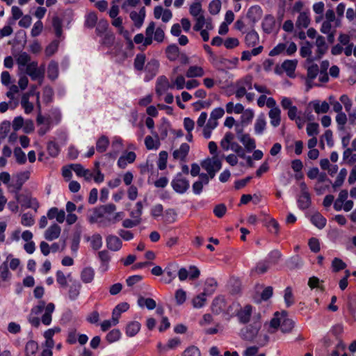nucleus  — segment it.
<instances>
[{
	"label": "nucleus",
	"instance_id": "4468645a",
	"mask_svg": "<svg viewBox=\"0 0 356 356\" xmlns=\"http://www.w3.org/2000/svg\"><path fill=\"white\" fill-rule=\"evenodd\" d=\"M190 146L186 143H182L178 149L173 151L172 157L176 161L186 162Z\"/></svg>",
	"mask_w": 356,
	"mask_h": 356
},
{
	"label": "nucleus",
	"instance_id": "5fc2aeb1",
	"mask_svg": "<svg viewBox=\"0 0 356 356\" xmlns=\"http://www.w3.org/2000/svg\"><path fill=\"white\" fill-rule=\"evenodd\" d=\"M92 249L97 250L102 246V237L99 234H93L89 239Z\"/></svg>",
	"mask_w": 356,
	"mask_h": 356
},
{
	"label": "nucleus",
	"instance_id": "c85d7f7f",
	"mask_svg": "<svg viewBox=\"0 0 356 356\" xmlns=\"http://www.w3.org/2000/svg\"><path fill=\"white\" fill-rule=\"evenodd\" d=\"M218 125L217 120H213L211 118L208 120L206 125L204 127L202 134L206 139H209L211 136V133Z\"/></svg>",
	"mask_w": 356,
	"mask_h": 356
},
{
	"label": "nucleus",
	"instance_id": "f704fd0d",
	"mask_svg": "<svg viewBox=\"0 0 356 356\" xmlns=\"http://www.w3.org/2000/svg\"><path fill=\"white\" fill-rule=\"evenodd\" d=\"M252 314V307L246 305L238 312V318L241 323H246L249 321Z\"/></svg>",
	"mask_w": 356,
	"mask_h": 356
},
{
	"label": "nucleus",
	"instance_id": "3c124183",
	"mask_svg": "<svg viewBox=\"0 0 356 356\" xmlns=\"http://www.w3.org/2000/svg\"><path fill=\"white\" fill-rule=\"evenodd\" d=\"M108 22L104 19L98 21L96 26V33L99 36H103L104 34L108 33Z\"/></svg>",
	"mask_w": 356,
	"mask_h": 356
},
{
	"label": "nucleus",
	"instance_id": "052dcab7",
	"mask_svg": "<svg viewBox=\"0 0 356 356\" xmlns=\"http://www.w3.org/2000/svg\"><path fill=\"white\" fill-rule=\"evenodd\" d=\"M346 175H347L346 169H345V168L341 169L339 173L338 174V175L337 177L336 180L334 181V184H332V187L334 189H337V188L340 187L343 184Z\"/></svg>",
	"mask_w": 356,
	"mask_h": 356
},
{
	"label": "nucleus",
	"instance_id": "72a5a7b5",
	"mask_svg": "<svg viewBox=\"0 0 356 356\" xmlns=\"http://www.w3.org/2000/svg\"><path fill=\"white\" fill-rule=\"evenodd\" d=\"M309 24L310 18L309 10H307V11H302L300 13L296 21V26L298 28H307Z\"/></svg>",
	"mask_w": 356,
	"mask_h": 356
},
{
	"label": "nucleus",
	"instance_id": "37998d69",
	"mask_svg": "<svg viewBox=\"0 0 356 356\" xmlns=\"http://www.w3.org/2000/svg\"><path fill=\"white\" fill-rule=\"evenodd\" d=\"M47 76L51 80H55L58 76V65L56 62L51 60L47 67Z\"/></svg>",
	"mask_w": 356,
	"mask_h": 356
},
{
	"label": "nucleus",
	"instance_id": "7c9ffc66",
	"mask_svg": "<svg viewBox=\"0 0 356 356\" xmlns=\"http://www.w3.org/2000/svg\"><path fill=\"white\" fill-rule=\"evenodd\" d=\"M309 104L312 105L315 113L317 114L325 113L330 109V105L325 101L321 102L319 100H314L311 102Z\"/></svg>",
	"mask_w": 356,
	"mask_h": 356
},
{
	"label": "nucleus",
	"instance_id": "6e6d98bb",
	"mask_svg": "<svg viewBox=\"0 0 356 356\" xmlns=\"http://www.w3.org/2000/svg\"><path fill=\"white\" fill-rule=\"evenodd\" d=\"M340 26H336L333 22L323 21L320 31L322 33H329L330 31H336V29Z\"/></svg>",
	"mask_w": 356,
	"mask_h": 356
},
{
	"label": "nucleus",
	"instance_id": "f8f14e48",
	"mask_svg": "<svg viewBox=\"0 0 356 356\" xmlns=\"http://www.w3.org/2000/svg\"><path fill=\"white\" fill-rule=\"evenodd\" d=\"M65 216H66V224L67 225H72L78 220V216L74 211L76 210V204L71 202H67L65 204Z\"/></svg>",
	"mask_w": 356,
	"mask_h": 356
},
{
	"label": "nucleus",
	"instance_id": "13d9d810",
	"mask_svg": "<svg viewBox=\"0 0 356 356\" xmlns=\"http://www.w3.org/2000/svg\"><path fill=\"white\" fill-rule=\"evenodd\" d=\"M168 157V154L166 151L160 152L157 161V166L159 170H163L166 168Z\"/></svg>",
	"mask_w": 356,
	"mask_h": 356
},
{
	"label": "nucleus",
	"instance_id": "1a4fd4ad",
	"mask_svg": "<svg viewBox=\"0 0 356 356\" xmlns=\"http://www.w3.org/2000/svg\"><path fill=\"white\" fill-rule=\"evenodd\" d=\"M300 187L301 194L298 199V205L300 209L304 210L309 207L311 204V198L306 184L305 182H301Z\"/></svg>",
	"mask_w": 356,
	"mask_h": 356
},
{
	"label": "nucleus",
	"instance_id": "39448f33",
	"mask_svg": "<svg viewBox=\"0 0 356 356\" xmlns=\"http://www.w3.org/2000/svg\"><path fill=\"white\" fill-rule=\"evenodd\" d=\"M201 165L202 168L207 172L209 177L213 179L216 173L221 169L222 161L218 156H212L204 160Z\"/></svg>",
	"mask_w": 356,
	"mask_h": 356
},
{
	"label": "nucleus",
	"instance_id": "f3484780",
	"mask_svg": "<svg viewBox=\"0 0 356 356\" xmlns=\"http://www.w3.org/2000/svg\"><path fill=\"white\" fill-rule=\"evenodd\" d=\"M61 233L60 227L56 222L51 224L44 232V236L47 241H51L57 239Z\"/></svg>",
	"mask_w": 356,
	"mask_h": 356
},
{
	"label": "nucleus",
	"instance_id": "393cba45",
	"mask_svg": "<svg viewBox=\"0 0 356 356\" xmlns=\"http://www.w3.org/2000/svg\"><path fill=\"white\" fill-rule=\"evenodd\" d=\"M240 142L244 145L248 152H252L256 147L255 140L250 137L249 134H243L238 138Z\"/></svg>",
	"mask_w": 356,
	"mask_h": 356
},
{
	"label": "nucleus",
	"instance_id": "49530a36",
	"mask_svg": "<svg viewBox=\"0 0 356 356\" xmlns=\"http://www.w3.org/2000/svg\"><path fill=\"white\" fill-rule=\"evenodd\" d=\"M226 111L227 113H236V114H241L244 111V106L238 103L236 104H234L232 102H228L226 106Z\"/></svg>",
	"mask_w": 356,
	"mask_h": 356
},
{
	"label": "nucleus",
	"instance_id": "e433bc0d",
	"mask_svg": "<svg viewBox=\"0 0 356 356\" xmlns=\"http://www.w3.org/2000/svg\"><path fill=\"white\" fill-rule=\"evenodd\" d=\"M259 40V36L255 31L248 32L245 37V42L248 47L256 46Z\"/></svg>",
	"mask_w": 356,
	"mask_h": 356
},
{
	"label": "nucleus",
	"instance_id": "473e14b6",
	"mask_svg": "<svg viewBox=\"0 0 356 356\" xmlns=\"http://www.w3.org/2000/svg\"><path fill=\"white\" fill-rule=\"evenodd\" d=\"M268 117L270 118V124L273 127H277L280 124L281 122V110L277 109H270L268 112Z\"/></svg>",
	"mask_w": 356,
	"mask_h": 356
},
{
	"label": "nucleus",
	"instance_id": "7ed1b4c3",
	"mask_svg": "<svg viewBox=\"0 0 356 356\" xmlns=\"http://www.w3.org/2000/svg\"><path fill=\"white\" fill-rule=\"evenodd\" d=\"M55 309V305L54 303H48L45 306L44 301H40L38 304L32 308L31 313L38 315L44 312L41 317V321L44 325H49L52 321V314Z\"/></svg>",
	"mask_w": 356,
	"mask_h": 356
},
{
	"label": "nucleus",
	"instance_id": "c9c22d12",
	"mask_svg": "<svg viewBox=\"0 0 356 356\" xmlns=\"http://www.w3.org/2000/svg\"><path fill=\"white\" fill-rule=\"evenodd\" d=\"M235 139V136L232 132L225 133L223 138L221 139L220 145L221 148L225 151L229 150V147Z\"/></svg>",
	"mask_w": 356,
	"mask_h": 356
},
{
	"label": "nucleus",
	"instance_id": "ea45409f",
	"mask_svg": "<svg viewBox=\"0 0 356 356\" xmlns=\"http://www.w3.org/2000/svg\"><path fill=\"white\" fill-rule=\"evenodd\" d=\"M190 14L195 18L204 16L202 4L199 0H195L189 8Z\"/></svg>",
	"mask_w": 356,
	"mask_h": 356
},
{
	"label": "nucleus",
	"instance_id": "c756f323",
	"mask_svg": "<svg viewBox=\"0 0 356 356\" xmlns=\"http://www.w3.org/2000/svg\"><path fill=\"white\" fill-rule=\"evenodd\" d=\"M154 137L155 138H153L150 136H147L145 138V147L149 150H156L159 148L161 145L158 134H155Z\"/></svg>",
	"mask_w": 356,
	"mask_h": 356
},
{
	"label": "nucleus",
	"instance_id": "f03ea898",
	"mask_svg": "<svg viewBox=\"0 0 356 356\" xmlns=\"http://www.w3.org/2000/svg\"><path fill=\"white\" fill-rule=\"evenodd\" d=\"M270 332H274L275 330L280 327L284 333L289 332L293 327V321L287 318V312L282 311V312H275L274 317L271 319L269 324Z\"/></svg>",
	"mask_w": 356,
	"mask_h": 356
},
{
	"label": "nucleus",
	"instance_id": "4be33fe9",
	"mask_svg": "<svg viewBox=\"0 0 356 356\" xmlns=\"http://www.w3.org/2000/svg\"><path fill=\"white\" fill-rule=\"evenodd\" d=\"M34 94V91H30L29 92L24 93L22 97L20 104L26 114L31 113L33 110V104L29 102V97Z\"/></svg>",
	"mask_w": 356,
	"mask_h": 356
},
{
	"label": "nucleus",
	"instance_id": "c03bdc74",
	"mask_svg": "<svg viewBox=\"0 0 356 356\" xmlns=\"http://www.w3.org/2000/svg\"><path fill=\"white\" fill-rule=\"evenodd\" d=\"M311 222L318 229H323L326 225V219L319 213H315L312 216Z\"/></svg>",
	"mask_w": 356,
	"mask_h": 356
},
{
	"label": "nucleus",
	"instance_id": "4d7b16f0",
	"mask_svg": "<svg viewBox=\"0 0 356 356\" xmlns=\"http://www.w3.org/2000/svg\"><path fill=\"white\" fill-rule=\"evenodd\" d=\"M38 350V345L34 341H29L26 343L25 351L26 356H35Z\"/></svg>",
	"mask_w": 356,
	"mask_h": 356
},
{
	"label": "nucleus",
	"instance_id": "6e6552de",
	"mask_svg": "<svg viewBox=\"0 0 356 356\" xmlns=\"http://www.w3.org/2000/svg\"><path fill=\"white\" fill-rule=\"evenodd\" d=\"M159 66V62L156 59H151L146 63L143 69L145 72L144 77L145 82L149 81L157 74Z\"/></svg>",
	"mask_w": 356,
	"mask_h": 356
},
{
	"label": "nucleus",
	"instance_id": "2eb2a0df",
	"mask_svg": "<svg viewBox=\"0 0 356 356\" xmlns=\"http://www.w3.org/2000/svg\"><path fill=\"white\" fill-rule=\"evenodd\" d=\"M17 199L21 202L22 207L33 209L35 212L40 207V203L35 197L28 195H18Z\"/></svg>",
	"mask_w": 356,
	"mask_h": 356
},
{
	"label": "nucleus",
	"instance_id": "20e7f679",
	"mask_svg": "<svg viewBox=\"0 0 356 356\" xmlns=\"http://www.w3.org/2000/svg\"><path fill=\"white\" fill-rule=\"evenodd\" d=\"M33 81H38L41 84L44 78L45 66L41 65L38 66V62L32 61L24 70Z\"/></svg>",
	"mask_w": 356,
	"mask_h": 356
},
{
	"label": "nucleus",
	"instance_id": "603ef678",
	"mask_svg": "<svg viewBox=\"0 0 356 356\" xmlns=\"http://www.w3.org/2000/svg\"><path fill=\"white\" fill-rule=\"evenodd\" d=\"M186 82L185 77L183 75H178L174 79H171L172 89L175 88L178 90L184 89L185 88Z\"/></svg>",
	"mask_w": 356,
	"mask_h": 356
},
{
	"label": "nucleus",
	"instance_id": "aec40b11",
	"mask_svg": "<svg viewBox=\"0 0 356 356\" xmlns=\"http://www.w3.org/2000/svg\"><path fill=\"white\" fill-rule=\"evenodd\" d=\"M136 158L134 152H128L122 154L118 161V165L121 169H124L128 163H133Z\"/></svg>",
	"mask_w": 356,
	"mask_h": 356
},
{
	"label": "nucleus",
	"instance_id": "0e129e2a",
	"mask_svg": "<svg viewBox=\"0 0 356 356\" xmlns=\"http://www.w3.org/2000/svg\"><path fill=\"white\" fill-rule=\"evenodd\" d=\"M100 37L102 38L101 43L102 44V45H105L106 47H111L113 44L115 40V35L111 31L104 34L103 36Z\"/></svg>",
	"mask_w": 356,
	"mask_h": 356
},
{
	"label": "nucleus",
	"instance_id": "423d86ee",
	"mask_svg": "<svg viewBox=\"0 0 356 356\" xmlns=\"http://www.w3.org/2000/svg\"><path fill=\"white\" fill-rule=\"evenodd\" d=\"M171 186L176 193L184 194L188 190L190 182L182 173L178 172L172 179Z\"/></svg>",
	"mask_w": 356,
	"mask_h": 356
},
{
	"label": "nucleus",
	"instance_id": "69168bd1",
	"mask_svg": "<svg viewBox=\"0 0 356 356\" xmlns=\"http://www.w3.org/2000/svg\"><path fill=\"white\" fill-rule=\"evenodd\" d=\"M346 268V264L341 259L335 257L332 261V269L333 272H339Z\"/></svg>",
	"mask_w": 356,
	"mask_h": 356
},
{
	"label": "nucleus",
	"instance_id": "680f3d73",
	"mask_svg": "<svg viewBox=\"0 0 356 356\" xmlns=\"http://www.w3.org/2000/svg\"><path fill=\"white\" fill-rule=\"evenodd\" d=\"M323 282V281L320 280L317 277L312 276L309 277L307 284L312 289L317 288L320 289L321 291H324V287L322 285Z\"/></svg>",
	"mask_w": 356,
	"mask_h": 356
},
{
	"label": "nucleus",
	"instance_id": "a878e982",
	"mask_svg": "<svg viewBox=\"0 0 356 356\" xmlns=\"http://www.w3.org/2000/svg\"><path fill=\"white\" fill-rule=\"evenodd\" d=\"M95 270L92 267H85L81 272V280L83 283H90L93 281L95 278Z\"/></svg>",
	"mask_w": 356,
	"mask_h": 356
},
{
	"label": "nucleus",
	"instance_id": "bf43d9fd",
	"mask_svg": "<svg viewBox=\"0 0 356 356\" xmlns=\"http://www.w3.org/2000/svg\"><path fill=\"white\" fill-rule=\"evenodd\" d=\"M21 224L24 227H31L35 224L34 216L27 212L23 213L21 216Z\"/></svg>",
	"mask_w": 356,
	"mask_h": 356
},
{
	"label": "nucleus",
	"instance_id": "5701e85b",
	"mask_svg": "<svg viewBox=\"0 0 356 356\" xmlns=\"http://www.w3.org/2000/svg\"><path fill=\"white\" fill-rule=\"evenodd\" d=\"M16 62L18 69L21 72H24V69L32 63L31 56L26 52L20 53L16 59Z\"/></svg>",
	"mask_w": 356,
	"mask_h": 356
},
{
	"label": "nucleus",
	"instance_id": "b1692460",
	"mask_svg": "<svg viewBox=\"0 0 356 356\" xmlns=\"http://www.w3.org/2000/svg\"><path fill=\"white\" fill-rule=\"evenodd\" d=\"M122 241L116 236L109 235L106 238V246L112 251H118L122 248Z\"/></svg>",
	"mask_w": 356,
	"mask_h": 356
},
{
	"label": "nucleus",
	"instance_id": "cd10ccee",
	"mask_svg": "<svg viewBox=\"0 0 356 356\" xmlns=\"http://www.w3.org/2000/svg\"><path fill=\"white\" fill-rule=\"evenodd\" d=\"M266 127V121L265 118V115L263 113H261L258 115L255 123H254V133L256 135H261L263 134L264 130Z\"/></svg>",
	"mask_w": 356,
	"mask_h": 356
},
{
	"label": "nucleus",
	"instance_id": "4c0bfd02",
	"mask_svg": "<svg viewBox=\"0 0 356 356\" xmlns=\"http://www.w3.org/2000/svg\"><path fill=\"white\" fill-rule=\"evenodd\" d=\"M138 305L140 307H146L147 309L152 310L156 307L155 300L152 298L140 296L138 299Z\"/></svg>",
	"mask_w": 356,
	"mask_h": 356
},
{
	"label": "nucleus",
	"instance_id": "f257e3e1",
	"mask_svg": "<svg viewBox=\"0 0 356 356\" xmlns=\"http://www.w3.org/2000/svg\"><path fill=\"white\" fill-rule=\"evenodd\" d=\"M116 206L109 203L100 207L95 208L90 216V222L106 225V222L114 224L121 220L124 213L122 211L116 212Z\"/></svg>",
	"mask_w": 356,
	"mask_h": 356
},
{
	"label": "nucleus",
	"instance_id": "09e8293b",
	"mask_svg": "<svg viewBox=\"0 0 356 356\" xmlns=\"http://www.w3.org/2000/svg\"><path fill=\"white\" fill-rule=\"evenodd\" d=\"M307 77L310 81L314 80L319 74V67L317 64L312 63H307Z\"/></svg>",
	"mask_w": 356,
	"mask_h": 356
},
{
	"label": "nucleus",
	"instance_id": "dca6fc26",
	"mask_svg": "<svg viewBox=\"0 0 356 356\" xmlns=\"http://www.w3.org/2000/svg\"><path fill=\"white\" fill-rule=\"evenodd\" d=\"M47 218L49 220L55 219L58 223H63L66 221L65 211L63 209H59L58 207H51L47 211Z\"/></svg>",
	"mask_w": 356,
	"mask_h": 356
},
{
	"label": "nucleus",
	"instance_id": "412c9836",
	"mask_svg": "<svg viewBox=\"0 0 356 356\" xmlns=\"http://www.w3.org/2000/svg\"><path fill=\"white\" fill-rule=\"evenodd\" d=\"M297 65L298 60L296 59L286 60L282 63L281 68L286 73L288 76L293 77Z\"/></svg>",
	"mask_w": 356,
	"mask_h": 356
},
{
	"label": "nucleus",
	"instance_id": "6ab92c4d",
	"mask_svg": "<svg viewBox=\"0 0 356 356\" xmlns=\"http://www.w3.org/2000/svg\"><path fill=\"white\" fill-rule=\"evenodd\" d=\"M313 44L309 42H306L300 49V54L302 58H307L306 63H312L317 60L315 58V54H312Z\"/></svg>",
	"mask_w": 356,
	"mask_h": 356
},
{
	"label": "nucleus",
	"instance_id": "ddd939ff",
	"mask_svg": "<svg viewBox=\"0 0 356 356\" xmlns=\"http://www.w3.org/2000/svg\"><path fill=\"white\" fill-rule=\"evenodd\" d=\"M145 16L146 10L145 7L141 8L138 12L133 10L129 14L131 19L137 29L141 28L144 23Z\"/></svg>",
	"mask_w": 356,
	"mask_h": 356
},
{
	"label": "nucleus",
	"instance_id": "a18cd8bd",
	"mask_svg": "<svg viewBox=\"0 0 356 356\" xmlns=\"http://www.w3.org/2000/svg\"><path fill=\"white\" fill-rule=\"evenodd\" d=\"M108 145V138L103 135L100 136L96 142V149L98 152L103 153L107 149Z\"/></svg>",
	"mask_w": 356,
	"mask_h": 356
},
{
	"label": "nucleus",
	"instance_id": "774afa93",
	"mask_svg": "<svg viewBox=\"0 0 356 356\" xmlns=\"http://www.w3.org/2000/svg\"><path fill=\"white\" fill-rule=\"evenodd\" d=\"M14 156L16 161L19 164H24L26 161V156L25 153L22 150L20 147H15L14 149Z\"/></svg>",
	"mask_w": 356,
	"mask_h": 356
},
{
	"label": "nucleus",
	"instance_id": "a19ab883",
	"mask_svg": "<svg viewBox=\"0 0 356 356\" xmlns=\"http://www.w3.org/2000/svg\"><path fill=\"white\" fill-rule=\"evenodd\" d=\"M281 257V252L277 250H273L268 253L265 260L268 261L270 266H272L276 265Z\"/></svg>",
	"mask_w": 356,
	"mask_h": 356
},
{
	"label": "nucleus",
	"instance_id": "8fccbe9b",
	"mask_svg": "<svg viewBox=\"0 0 356 356\" xmlns=\"http://www.w3.org/2000/svg\"><path fill=\"white\" fill-rule=\"evenodd\" d=\"M140 330V324L137 321L129 323L126 327V334L129 337L135 336Z\"/></svg>",
	"mask_w": 356,
	"mask_h": 356
},
{
	"label": "nucleus",
	"instance_id": "a211bd4d",
	"mask_svg": "<svg viewBox=\"0 0 356 356\" xmlns=\"http://www.w3.org/2000/svg\"><path fill=\"white\" fill-rule=\"evenodd\" d=\"M178 266L175 264L168 265L163 271V276L161 278L162 282L165 284H170L177 276Z\"/></svg>",
	"mask_w": 356,
	"mask_h": 356
},
{
	"label": "nucleus",
	"instance_id": "de8ad7c7",
	"mask_svg": "<svg viewBox=\"0 0 356 356\" xmlns=\"http://www.w3.org/2000/svg\"><path fill=\"white\" fill-rule=\"evenodd\" d=\"M111 147L113 152H111V155L116 156L122 149V139L119 136L113 137L112 140Z\"/></svg>",
	"mask_w": 356,
	"mask_h": 356
},
{
	"label": "nucleus",
	"instance_id": "58836bf2",
	"mask_svg": "<svg viewBox=\"0 0 356 356\" xmlns=\"http://www.w3.org/2000/svg\"><path fill=\"white\" fill-rule=\"evenodd\" d=\"M155 29V23L154 22H151L145 30V35L143 40L144 46L147 47L152 44V35Z\"/></svg>",
	"mask_w": 356,
	"mask_h": 356
},
{
	"label": "nucleus",
	"instance_id": "79ce46f5",
	"mask_svg": "<svg viewBox=\"0 0 356 356\" xmlns=\"http://www.w3.org/2000/svg\"><path fill=\"white\" fill-rule=\"evenodd\" d=\"M217 287V282L213 278H208L204 283L203 293L207 295H211L214 293Z\"/></svg>",
	"mask_w": 356,
	"mask_h": 356
},
{
	"label": "nucleus",
	"instance_id": "9d476101",
	"mask_svg": "<svg viewBox=\"0 0 356 356\" xmlns=\"http://www.w3.org/2000/svg\"><path fill=\"white\" fill-rule=\"evenodd\" d=\"M316 47L315 58L321 59L328 51L329 46L326 42L325 38L321 35H318L314 42Z\"/></svg>",
	"mask_w": 356,
	"mask_h": 356
},
{
	"label": "nucleus",
	"instance_id": "e2e57ef3",
	"mask_svg": "<svg viewBox=\"0 0 356 356\" xmlns=\"http://www.w3.org/2000/svg\"><path fill=\"white\" fill-rule=\"evenodd\" d=\"M271 266L265 259L259 261L255 268L254 270L259 274H264L268 271Z\"/></svg>",
	"mask_w": 356,
	"mask_h": 356
},
{
	"label": "nucleus",
	"instance_id": "338daca9",
	"mask_svg": "<svg viewBox=\"0 0 356 356\" xmlns=\"http://www.w3.org/2000/svg\"><path fill=\"white\" fill-rule=\"evenodd\" d=\"M81 284L78 282L72 284L69 289V297L71 300H75L79 295Z\"/></svg>",
	"mask_w": 356,
	"mask_h": 356
},
{
	"label": "nucleus",
	"instance_id": "864d4df0",
	"mask_svg": "<svg viewBox=\"0 0 356 356\" xmlns=\"http://www.w3.org/2000/svg\"><path fill=\"white\" fill-rule=\"evenodd\" d=\"M146 62L145 55L143 54H138L136 56L134 59V68L138 71H142L145 67Z\"/></svg>",
	"mask_w": 356,
	"mask_h": 356
},
{
	"label": "nucleus",
	"instance_id": "0eeeda50",
	"mask_svg": "<svg viewBox=\"0 0 356 356\" xmlns=\"http://www.w3.org/2000/svg\"><path fill=\"white\" fill-rule=\"evenodd\" d=\"M252 88V76H246L236 83L235 95L237 98H241L246 94L247 90Z\"/></svg>",
	"mask_w": 356,
	"mask_h": 356
},
{
	"label": "nucleus",
	"instance_id": "9b49d317",
	"mask_svg": "<svg viewBox=\"0 0 356 356\" xmlns=\"http://www.w3.org/2000/svg\"><path fill=\"white\" fill-rule=\"evenodd\" d=\"M169 89H172V83L169 81V79L164 75L159 76L156 81L155 92L159 97L162 96Z\"/></svg>",
	"mask_w": 356,
	"mask_h": 356
},
{
	"label": "nucleus",
	"instance_id": "bb28decb",
	"mask_svg": "<svg viewBox=\"0 0 356 356\" xmlns=\"http://www.w3.org/2000/svg\"><path fill=\"white\" fill-rule=\"evenodd\" d=\"M180 53L179 47L175 44L168 45L165 49L166 57L170 61L177 60L179 57Z\"/></svg>",
	"mask_w": 356,
	"mask_h": 356
},
{
	"label": "nucleus",
	"instance_id": "2f4dec72",
	"mask_svg": "<svg viewBox=\"0 0 356 356\" xmlns=\"http://www.w3.org/2000/svg\"><path fill=\"white\" fill-rule=\"evenodd\" d=\"M204 75V69L197 65H191L186 72V76L187 78L193 79L195 77H202Z\"/></svg>",
	"mask_w": 356,
	"mask_h": 356
}]
</instances>
